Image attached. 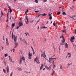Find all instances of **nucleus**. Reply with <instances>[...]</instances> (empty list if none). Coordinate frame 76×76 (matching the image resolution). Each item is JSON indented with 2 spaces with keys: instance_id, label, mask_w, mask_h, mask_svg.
Masks as SVG:
<instances>
[{
  "instance_id": "obj_1",
  "label": "nucleus",
  "mask_w": 76,
  "mask_h": 76,
  "mask_svg": "<svg viewBox=\"0 0 76 76\" xmlns=\"http://www.w3.org/2000/svg\"><path fill=\"white\" fill-rule=\"evenodd\" d=\"M25 20L26 24H28V23H29V21L28 20V17H25Z\"/></svg>"
},
{
  "instance_id": "obj_2",
  "label": "nucleus",
  "mask_w": 76,
  "mask_h": 76,
  "mask_svg": "<svg viewBox=\"0 0 76 76\" xmlns=\"http://www.w3.org/2000/svg\"><path fill=\"white\" fill-rule=\"evenodd\" d=\"M63 40H61V44L62 45H64V42H65V39L64 38H63Z\"/></svg>"
},
{
  "instance_id": "obj_3",
  "label": "nucleus",
  "mask_w": 76,
  "mask_h": 76,
  "mask_svg": "<svg viewBox=\"0 0 76 76\" xmlns=\"http://www.w3.org/2000/svg\"><path fill=\"white\" fill-rule=\"evenodd\" d=\"M54 59H55V60H56V58H49V60L50 61H53V60H54Z\"/></svg>"
},
{
  "instance_id": "obj_4",
  "label": "nucleus",
  "mask_w": 76,
  "mask_h": 76,
  "mask_svg": "<svg viewBox=\"0 0 76 76\" xmlns=\"http://www.w3.org/2000/svg\"><path fill=\"white\" fill-rule=\"evenodd\" d=\"M6 70L7 72L8 73H9V67L8 66H7L6 67Z\"/></svg>"
},
{
  "instance_id": "obj_5",
  "label": "nucleus",
  "mask_w": 76,
  "mask_h": 76,
  "mask_svg": "<svg viewBox=\"0 0 76 76\" xmlns=\"http://www.w3.org/2000/svg\"><path fill=\"white\" fill-rule=\"evenodd\" d=\"M6 44H7V45H9V42L8 41V39H7V38H6Z\"/></svg>"
},
{
  "instance_id": "obj_6",
  "label": "nucleus",
  "mask_w": 76,
  "mask_h": 76,
  "mask_svg": "<svg viewBox=\"0 0 76 76\" xmlns=\"http://www.w3.org/2000/svg\"><path fill=\"white\" fill-rule=\"evenodd\" d=\"M45 54V53H44V54H41V57H44V58H45V57H46V55H45V56H44V54Z\"/></svg>"
},
{
  "instance_id": "obj_7",
  "label": "nucleus",
  "mask_w": 76,
  "mask_h": 76,
  "mask_svg": "<svg viewBox=\"0 0 76 76\" xmlns=\"http://www.w3.org/2000/svg\"><path fill=\"white\" fill-rule=\"evenodd\" d=\"M17 41V36L15 37V36H14V42H16Z\"/></svg>"
},
{
  "instance_id": "obj_8",
  "label": "nucleus",
  "mask_w": 76,
  "mask_h": 76,
  "mask_svg": "<svg viewBox=\"0 0 76 76\" xmlns=\"http://www.w3.org/2000/svg\"><path fill=\"white\" fill-rule=\"evenodd\" d=\"M19 26L20 27L21 26H23V24L21 22H19Z\"/></svg>"
},
{
  "instance_id": "obj_9",
  "label": "nucleus",
  "mask_w": 76,
  "mask_h": 76,
  "mask_svg": "<svg viewBox=\"0 0 76 76\" xmlns=\"http://www.w3.org/2000/svg\"><path fill=\"white\" fill-rule=\"evenodd\" d=\"M68 45L67 43H65V48H68Z\"/></svg>"
},
{
  "instance_id": "obj_10",
  "label": "nucleus",
  "mask_w": 76,
  "mask_h": 76,
  "mask_svg": "<svg viewBox=\"0 0 76 76\" xmlns=\"http://www.w3.org/2000/svg\"><path fill=\"white\" fill-rule=\"evenodd\" d=\"M43 64H42L41 65V66L40 67V70H42V68L43 67Z\"/></svg>"
},
{
  "instance_id": "obj_11",
  "label": "nucleus",
  "mask_w": 76,
  "mask_h": 76,
  "mask_svg": "<svg viewBox=\"0 0 76 76\" xmlns=\"http://www.w3.org/2000/svg\"><path fill=\"white\" fill-rule=\"evenodd\" d=\"M22 59H20L19 61V64H22Z\"/></svg>"
},
{
  "instance_id": "obj_12",
  "label": "nucleus",
  "mask_w": 76,
  "mask_h": 76,
  "mask_svg": "<svg viewBox=\"0 0 76 76\" xmlns=\"http://www.w3.org/2000/svg\"><path fill=\"white\" fill-rule=\"evenodd\" d=\"M68 55H69V56H68L69 58H70V57H71V53H68L67 56H68Z\"/></svg>"
},
{
  "instance_id": "obj_13",
  "label": "nucleus",
  "mask_w": 76,
  "mask_h": 76,
  "mask_svg": "<svg viewBox=\"0 0 76 76\" xmlns=\"http://www.w3.org/2000/svg\"><path fill=\"white\" fill-rule=\"evenodd\" d=\"M51 65L48 68V70H51Z\"/></svg>"
},
{
  "instance_id": "obj_14",
  "label": "nucleus",
  "mask_w": 76,
  "mask_h": 76,
  "mask_svg": "<svg viewBox=\"0 0 76 76\" xmlns=\"http://www.w3.org/2000/svg\"><path fill=\"white\" fill-rule=\"evenodd\" d=\"M32 54L31 53H30V52H28V56H32Z\"/></svg>"
},
{
  "instance_id": "obj_15",
  "label": "nucleus",
  "mask_w": 76,
  "mask_h": 76,
  "mask_svg": "<svg viewBox=\"0 0 76 76\" xmlns=\"http://www.w3.org/2000/svg\"><path fill=\"white\" fill-rule=\"evenodd\" d=\"M12 39H14V35H13V32H12Z\"/></svg>"
},
{
  "instance_id": "obj_16",
  "label": "nucleus",
  "mask_w": 76,
  "mask_h": 76,
  "mask_svg": "<svg viewBox=\"0 0 76 76\" xmlns=\"http://www.w3.org/2000/svg\"><path fill=\"white\" fill-rule=\"evenodd\" d=\"M42 16H47V14L43 13L42 14Z\"/></svg>"
},
{
  "instance_id": "obj_17",
  "label": "nucleus",
  "mask_w": 76,
  "mask_h": 76,
  "mask_svg": "<svg viewBox=\"0 0 76 76\" xmlns=\"http://www.w3.org/2000/svg\"><path fill=\"white\" fill-rule=\"evenodd\" d=\"M14 44L15 45V46H17L18 45V42H15Z\"/></svg>"
},
{
  "instance_id": "obj_18",
  "label": "nucleus",
  "mask_w": 76,
  "mask_h": 76,
  "mask_svg": "<svg viewBox=\"0 0 76 76\" xmlns=\"http://www.w3.org/2000/svg\"><path fill=\"white\" fill-rule=\"evenodd\" d=\"M75 39V37L73 36L72 37H71V40H73Z\"/></svg>"
},
{
  "instance_id": "obj_19",
  "label": "nucleus",
  "mask_w": 76,
  "mask_h": 76,
  "mask_svg": "<svg viewBox=\"0 0 76 76\" xmlns=\"http://www.w3.org/2000/svg\"><path fill=\"white\" fill-rule=\"evenodd\" d=\"M3 71L4 73H6V70H5L4 69H3Z\"/></svg>"
},
{
  "instance_id": "obj_20",
  "label": "nucleus",
  "mask_w": 76,
  "mask_h": 76,
  "mask_svg": "<svg viewBox=\"0 0 76 76\" xmlns=\"http://www.w3.org/2000/svg\"><path fill=\"white\" fill-rule=\"evenodd\" d=\"M12 27H14V26H15V23H12Z\"/></svg>"
},
{
  "instance_id": "obj_21",
  "label": "nucleus",
  "mask_w": 76,
  "mask_h": 76,
  "mask_svg": "<svg viewBox=\"0 0 76 76\" xmlns=\"http://www.w3.org/2000/svg\"><path fill=\"white\" fill-rule=\"evenodd\" d=\"M21 59V60H23V61H25V58L23 57H22Z\"/></svg>"
},
{
  "instance_id": "obj_22",
  "label": "nucleus",
  "mask_w": 76,
  "mask_h": 76,
  "mask_svg": "<svg viewBox=\"0 0 76 76\" xmlns=\"http://www.w3.org/2000/svg\"><path fill=\"white\" fill-rule=\"evenodd\" d=\"M54 73H55V71H53V72L51 74L52 76H53V75L54 74Z\"/></svg>"
},
{
  "instance_id": "obj_23",
  "label": "nucleus",
  "mask_w": 76,
  "mask_h": 76,
  "mask_svg": "<svg viewBox=\"0 0 76 76\" xmlns=\"http://www.w3.org/2000/svg\"><path fill=\"white\" fill-rule=\"evenodd\" d=\"M23 42H24V43H25L26 45H27V44H28V43H27V42H26V41H25V40H24V41Z\"/></svg>"
},
{
  "instance_id": "obj_24",
  "label": "nucleus",
  "mask_w": 76,
  "mask_h": 76,
  "mask_svg": "<svg viewBox=\"0 0 76 76\" xmlns=\"http://www.w3.org/2000/svg\"><path fill=\"white\" fill-rule=\"evenodd\" d=\"M36 62L37 64H39V60H38V59L37 60V61H36Z\"/></svg>"
},
{
  "instance_id": "obj_25",
  "label": "nucleus",
  "mask_w": 76,
  "mask_h": 76,
  "mask_svg": "<svg viewBox=\"0 0 76 76\" xmlns=\"http://www.w3.org/2000/svg\"><path fill=\"white\" fill-rule=\"evenodd\" d=\"M42 29H45V28H47V27H46L45 26H44L43 27H41Z\"/></svg>"
},
{
  "instance_id": "obj_26",
  "label": "nucleus",
  "mask_w": 76,
  "mask_h": 76,
  "mask_svg": "<svg viewBox=\"0 0 76 76\" xmlns=\"http://www.w3.org/2000/svg\"><path fill=\"white\" fill-rule=\"evenodd\" d=\"M66 12H62V14L63 15H66Z\"/></svg>"
},
{
  "instance_id": "obj_27",
  "label": "nucleus",
  "mask_w": 76,
  "mask_h": 76,
  "mask_svg": "<svg viewBox=\"0 0 76 76\" xmlns=\"http://www.w3.org/2000/svg\"><path fill=\"white\" fill-rule=\"evenodd\" d=\"M18 69L19 71H22V69H21V68H18Z\"/></svg>"
},
{
  "instance_id": "obj_28",
  "label": "nucleus",
  "mask_w": 76,
  "mask_h": 76,
  "mask_svg": "<svg viewBox=\"0 0 76 76\" xmlns=\"http://www.w3.org/2000/svg\"><path fill=\"white\" fill-rule=\"evenodd\" d=\"M1 16H3V13L2 12V11H1Z\"/></svg>"
},
{
  "instance_id": "obj_29",
  "label": "nucleus",
  "mask_w": 76,
  "mask_h": 76,
  "mask_svg": "<svg viewBox=\"0 0 76 76\" xmlns=\"http://www.w3.org/2000/svg\"><path fill=\"white\" fill-rule=\"evenodd\" d=\"M9 9L10 10V13H12V9L11 8H10Z\"/></svg>"
},
{
  "instance_id": "obj_30",
  "label": "nucleus",
  "mask_w": 76,
  "mask_h": 76,
  "mask_svg": "<svg viewBox=\"0 0 76 76\" xmlns=\"http://www.w3.org/2000/svg\"><path fill=\"white\" fill-rule=\"evenodd\" d=\"M35 1L36 3H38V0H35Z\"/></svg>"
},
{
  "instance_id": "obj_31",
  "label": "nucleus",
  "mask_w": 76,
  "mask_h": 76,
  "mask_svg": "<svg viewBox=\"0 0 76 76\" xmlns=\"http://www.w3.org/2000/svg\"><path fill=\"white\" fill-rule=\"evenodd\" d=\"M61 13V12H58L57 13V15H60V14Z\"/></svg>"
},
{
  "instance_id": "obj_32",
  "label": "nucleus",
  "mask_w": 76,
  "mask_h": 76,
  "mask_svg": "<svg viewBox=\"0 0 76 76\" xmlns=\"http://www.w3.org/2000/svg\"><path fill=\"white\" fill-rule=\"evenodd\" d=\"M49 19L50 20H51V19H52V17L51 16H50Z\"/></svg>"
},
{
  "instance_id": "obj_33",
  "label": "nucleus",
  "mask_w": 76,
  "mask_h": 76,
  "mask_svg": "<svg viewBox=\"0 0 76 76\" xmlns=\"http://www.w3.org/2000/svg\"><path fill=\"white\" fill-rule=\"evenodd\" d=\"M37 60H38V59H37V57H36L35 59H34V61H37Z\"/></svg>"
},
{
  "instance_id": "obj_34",
  "label": "nucleus",
  "mask_w": 76,
  "mask_h": 76,
  "mask_svg": "<svg viewBox=\"0 0 76 76\" xmlns=\"http://www.w3.org/2000/svg\"><path fill=\"white\" fill-rule=\"evenodd\" d=\"M13 74V72H12L10 73V76H12V75Z\"/></svg>"
},
{
  "instance_id": "obj_35",
  "label": "nucleus",
  "mask_w": 76,
  "mask_h": 76,
  "mask_svg": "<svg viewBox=\"0 0 76 76\" xmlns=\"http://www.w3.org/2000/svg\"><path fill=\"white\" fill-rule=\"evenodd\" d=\"M4 63V64L5 65H6V61H5V60H4L3 61Z\"/></svg>"
},
{
  "instance_id": "obj_36",
  "label": "nucleus",
  "mask_w": 76,
  "mask_h": 76,
  "mask_svg": "<svg viewBox=\"0 0 76 76\" xmlns=\"http://www.w3.org/2000/svg\"><path fill=\"white\" fill-rule=\"evenodd\" d=\"M62 68H63V66H62V65H61L60 66V69H62Z\"/></svg>"
},
{
  "instance_id": "obj_37",
  "label": "nucleus",
  "mask_w": 76,
  "mask_h": 76,
  "mask_svg": "<svg viewBox=\"0 0 76 76\" xmlns=\"http://www.w3.org/2000/svg\"><path fill=\"white\" fill-rule=\"evenodd\" d=\"M62 32H64V33H65V34H66V31L65 30L62 31Z\"/></svg>"
},
{
  "instance_id": "obj_38",
  "label": "nucleus",
  "mask_w": 76,
  "mask_h": 76,
  "mask_svg": "<svg viewBox=\"0 0 76 76\" xmlns=\"http://www.w3.org/2000/svg\"><path fill=\"white\" fill-rule=\"evenodd\" d=\"M20 26H17L16 27V28L17 29H19V28H20Z\"/></svg>"
},
{
  "instance_id": "obj_39",
  "label": "nucleus",
  "mask_w": 76,
  "mask_h": 76,
  "mask_svg": "<svg viewBox=\"0 0 76 76\" xmlns=\"http://www.w3.org/2000/svg\"><path fill=\"white\" fill-rule=\"evenodd\" d=\"M7 56H8V55L7 54V53L6 54H5L4 55V56L5 57H7Z\"/></svg>"
},
{
  "instance_id": "obj_40",
  "label": "nucleus",
  "mask_w": 76,
  "mask_h": 76,
  "mask_svg": "<svg viewBox=\"0 0 76 76\" xmlns=\"http://www.w3.org/2000/svg\"><path fill=\"white\" fill-rule=\"evenodd\" d=\"M28 58L29 59H31V56H28Z\"/></svg>"
},
{
  "instance_id": "obj_41",
  "label": "nucleus",
  "mask_w": 76,
  "mask_h": 76,
  "mask_svg": "<svg viewBox=\"0 0 76 76\" xmlns=\"http://www.w3.org/2000/svg\"><path fill=\"white\" fill-rule=\"evenodd\" d=\"M45 69H48V66H47L46 65H45Z\"/></svg>"
},
{
  "instance_id": "obj_42",
  "label": "nucleus",
  "mask_w": 76,
  "mask_h": 76,
  "mask_svg": "<svg viewBox=\"0 0 76 76\" xmlns=\"http://www.w3.org/2000/svg\"><path fill=\"white\" fill-rule=\"evenodd\" d=\"M9 60H11V57H10V56H9Z\"/></svg>"
},
{
  "instance_id": "obj_43",
  "label": "nucleus",
  "mask_w": 76,
  "mask_h": 76,
  "mask_svg": "<svg viewBox=\"0 0 76 76\" xmlns=\"http://www.w3.org/2000/svg\"><path fill=\"white\" fill-rule=\"evenodd\" d=\"M7 6H8V8H9V9H10V6H9V5H7Z\"/></svg>"
},
{
  "instance_id": "obj_44",
  "label": "nucleus",
  "mask_w": 76,
  "mask_h": 76,
  "mask_svg": "<svg viewBox=\"0 0 76 76\" xmlns=\"http://www.w3.org/2000/svg\"><path fill=\"white\" fill-rule=\"evenodd\" d=\"M33 53L34 55V54H35V51H34V50H33Z\"/></svg>"
},
{
  "instance_id": "obj_45",
  "label": "nucleus",
  "mask_w": 76,
  "mask_h": 76,
  "mask_svg": "<svg viewBox=\"0 0 76 76\" xmlns=\"http://www.w3.org/2000/svg\"><path fill=\"white\" fill-rule=\"evenodd\" d=\"M42 15V14H40L39 15H38L37 16V17H39V16Z\"/></svg>"
},
{
  "instance_id": "obj_46",
  "label": "nucleus",
  "mask_w": 76,
  "mask_h": 76,
  "mask_svg": "<svg viewBox=\"0 0 76 76\" xmlns=\"http://www.w3.org/2000/svg\"><path fill=\"white\" fill-rule=\"evenodd\" d=\"M47 60L48 61V62H49V63H52V62L51 61H49L48 60Z\"/></svg>"
},
{
  "instance_id": "obj_47",
  "label": "nucleus",
  "mask_w": 76,
  "mask_h": 76,
  "mask_svg": "<svg viewBox=\"0 0 76 76\" xmlns=\"http://www.w3.org/2000/svg\"><path fill=\"white\" fill-rule=\"evenodd\" d=\"M10 61L12 62V63H14V61L13 62V61H12V59H11Z\"/></svg>"
},
{
  "instance_id": "obj_48",
  "label": "nucleus",
  "mask_w": 76,
  "mask_h": 76,
  "mask_svg": "<svg viewBox=\"0 0 76 76\" xmlns=\"http://www.w3.org/2000/svg\"><path fill=\"white\" fill-rule=\"evenodd\" d=\"M31 49H32V51H34V49H33L32 46H31Z\"/></svg>"
},
{
  "instance_id": "obj_49",
  "label": "nucleus",
  "mask_w": 76,
  "mask_h": 76,
  "mask_svg": "<svg viewBox=\"0 0 76 76\" xmlns=\"http://www.w3.org/2000/svg\"><path fill=\"white\" fill-rule=\"evenodd\" d=\"M47 0H44L43 1L44 2H47Z\"/></svg>"
},
{
  "instance_id": "obj_50",
  "label": "nucleus",
  "mask_w": 76,
  "mask_h": 76,
  "mask_svg": "<svg viewBox=\"0 0 76 76\" xmlns=\"http://www.w3.org/2000/svg\"><path fill=\"white\" fill-rule=\"evenodd\" d=\"M53 68H54V67H56V65H53Z\"/></svg>"
},
{
  "instance_id": "obj_51",
  "label": "nucleus",
  "mask_w": 76,
  "mask_h": 76,
  "mask_svg": "<svg viewBox=\"0 0 76 76\" xmlns=\"http://www.w3.org/2000/svg\"><path fill=\"white\" fill-rule=\"evenodd\" d=\"M63 38H63H64V37H63V36H61L60 37V38Z\"/></svg>"
},
{
  "instance_id": "obj_52",
  "label": "nucleus",
  "mask_w": 76,
  "mask_h": 76,
  "mask_svg": "<svg viewBox=\"0 0 76 76\" xmlns=\"http://www.w3.org/2000/svg\"><path fill=\"white\" fill-rule=\"evenodd\" d=\"M70 65V64H68V67Z\"/></svg>"
},
{
  "instance_id": "obj_53",
  "label": "nucleus",
  "mask_w": 76,
  "mask_h": 76,
  "mask_svg": "<svg viewBox=\"0 0 76 76\" xmlns=\"http://www.w3.org/2000/svg\"><path fill=\"white\" fill-rule=\"evenodd\" d=\"M13 52H15V48H13Z\"/></svg>"
},
{
  "instance_id": "obj_54",
  "label": "nucleus",
  "mask_w": 76,
  "mask_h": 76,
  "mask_svg": "<svg viewBox=\"0 0 76 76\" xmlns=\"http://www.w3.org/2000/svg\"><path fill=\"white\" fill-rule=\"evenodd\" d=\"M35 12H36V13H38L39 12L38 11H35Z\"/></svg>"
},
{
  "instance_id": "obj_55",
  "label": "nucleus",
  "mask_w": 76,
  "mask_h": 76,
  "mask_svg": "<svg viewBox=\"0 0 76 76\" xmlns=\"http://www.w3.org/2000/svg\"><path fill=\"white\" fill-rule=\"evenodd\" d=\"M70 41L72 42H74V41L73 40H70Z\"/></svg>"
},
{
  "instance_id": "obj_56",
  "label": "nucleus",
  "mask_w": 76,
  "mask_h": 76,
  "mask_svg": "<svg viewBox=\"0 0 76 76\" xmlns=\"http://www.w3.org/2000/svg\"><path fill=\"white\" fill-rule=\"evenodd\" d=\"M54 60H53V61H52V64H54Z\"/></svg>"
},
{
  "instance_id": "obj_57",
  "label": "nucleus",
  "mask_w": 76,
  "mask_h": 76,
  "mask_svg": "<svg viewBox=\"0 0 76 76\" xmlns=\"http://www.w3.org/2000/svg\"><path fill=\"white\" fill-rule=\"evenodd\" d=\"M30 23H32L33 22H34V20H33L31 21H30Z\"/></svg>"
},
{
  "instance_id": "obj_58",
  "label": "nucleus",
  "mask_w": 76,
  "mask_h": 76,
  "mask_svg": "<svg viewBox=\"0 0 76 76\" xmlns=\"http://www.w3.org/2000/svg\"><path fill=\"white\" fill-rule=\"evenodd\" d=\"M20 41H22V39L20 38Z\"/></svg>"
},
{
  "instance_id": "obj_59",
  "label": "nucleus",
  "mask_w": 76,
  "mask_h": 76,
  "mask_svg": "<svg viewBox=\"0 0 76 76\" xmlns=\"http://www.w3.org/2000/svg\"><path fill=\"white\" fill-rule=\"evenodd\" d=\"M53 25H54V26H56V24H55V23H53Z\"/></svg>"
},
{
  "instance_id": "obj_60",
  "label": "nucleus",
  "mask_w": 76,
  "mask_h": 76,
  "mask_svg": "<svg viewBox=\"0 0 76 76\" xmlns=\"http://www.w3.org/2000/svg\"><path fill=\"white\" fill-rule=\"evenodd\" d=\"M25 34L27 37L28 35H27V34L26 33V32L25 33Z\"/></svg>"
},
{
  "instance_id": "obj_61",
  "label": "nucleus",
  "mask_w": 76,
  "mask_h": 76,
  "mask_svg": "<svg viewBox=\"0 0 76 76\" xmlns=\"http://www.w3.org/2000/svg\"><path fill=\"white\" fill-rule=\"evenodd\" d=\"M26 73H30V72H27L26 71Z\"/></svg>"
},
{
  "instance_id": "obj_62",
  "label": "nucleus",
  "mask_w": 76,
  "mask_h": 76,
  "mask_svg": "<svg viewBox=\"0 0 76 76\" xmlns=\"http://www.w3.org/2000/svg\"><path fill=\"white\" fill-rule=\"evenodd\" d=\"M27 34L28 36H29V33L28 32L27 33Z\"/></svg>"
},
{
  "instance_id": "obj_63",
  "label": "nucleus",
  "mask_w": 76,
  "mask_h": 76,
  "mask_svg": "<svg viewBox=\"0 0 76 76\" xmlns=\"http://www.w3.org/2000/svg\"><path fill=\"white\" fill-rule=\"evenodd\" d=\"M51 14H50L48 15V16H51Z\"/></svg>"
},
{
  "instance_id": "obj_64",
  "label": "nucleus",
  "mask_w": 76,
  "mask_h": 76,
  "mask_svg": "<svg viewBox=\"0 0 76 76\" xmlns=\"http://www.w3.org/2000/svg\"><path fill=\"white\" fill-rule=\"evenodd\" d=\"M72 17H75V15H72Z\"/></svg>"
}]
</instances>
